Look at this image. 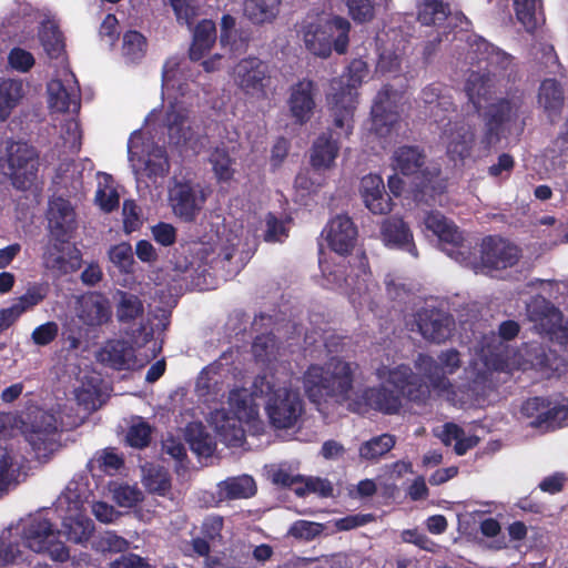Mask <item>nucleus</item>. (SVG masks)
I'll return each mask as SVG.
<instances>
[{
	"instance_id": "obj_32",
	"label": "nucleus",
	"mask_w": 568,
	"mask_h": 568,
	"mask_svg": "<svg viewBox=\"0 0 568 568\" xmlns=\"http://www.w3.org/2000/svg\"><path fill=\"white\" fill-rule=\"evenodd\" d=\"M326 22L332 27L327 34L332 51L345 54L349 44L351 22L341 16H326Z\"/></svg>"
},
{
	"instance_id": "obj_37",
	"label": "nucleus",
	"mask_w": 568,
	"mask_h": 568,
	"mask_svg": "<svg viewBox=\"0 0 568 568\" xmlns=\"http://www.w3.org/2000/svg\"><path fill=\"white\" fill-rule=\"evenodd\" d=\"M116 317L120 323L129 324L142 317L144 305L142 300L130 292L118 291Z\"/></svg>"
},
{
	"instance_id": "obj_8",
	"label": "nucleus",
	"mask_w": 568,
	"mask_h": 568,
	"mask_svg": "<svg viewBox=\"0 0 568 568\" xmlns=\"http://www.w3.org/2000/svg\"><path fill=\"white\" fill-rule=\"evenodd\" d=\"M521 256L518 246L494 235L483 239L480 244V262L488 270H506L516 265Z\"/></svg>"
},
{
	"instance_id": "obj_21",
	"label": "nucleus",
	"mask_w": 568,
	"mask_h": 568,
	"mask_svg": "<svg viewBox=\"0 0 568 568\" xmlns=\"http://www.w3.org/2000/svg\"><path fill=\"white\" fill-rule=\"evenodd\" d=\"M69 242H61L53 240L49 243L43 251L42 261L43 266L47 270L59 272L61 274H68L75 272L81 267V253L74 248L69 253V257L64 256L65 244Z\"/></svg>"
},
{
	"instance_id": "obj_15",
	"label": "nucleus",
	"mask_w": 568,
	"mask_h": 568,
	"mask_svg": "<svg viewBox=\"0 0 568 568\" xmlns=\"http://www.w3.org/2000/svg\"><path fill=\"white\" fill-rule=\"evenodd\" d=\"M329 24L326 22V14L307 16L302 23V34L305 48L314 55L327 58L332 53L329 38Z\"/></svg>"
},
{
	"instance_id": "obj_23",
	"label": "nucleus",
	"mask_w": 568,
	"mask_h": 568,
	"mask_svg": "<svg viewBox=\"0 0 568 568\" xmlns=\"http://www.w3.org/2000/svg\"><path fill=\"white\" fill-rule=\"evenodd\" d=\"M49 106H81L80 89L75 79H52L47 84Z\"/></svg>"
},
{
	"instance_id": "obj_63",
	"label": "nucleus",
	"mask_w": 568,
	"mask_h": 568,
	"mask_svg": "<svg viewBox=\"0 0 568 568\" xmlns=\"http://www.w3.org/2000/svg\"><path fill=\"white\" fill-rule=\"evenodd\" d=\"M17 470L13 467V458L7 448L0 447V491L16 479Z\"/></svg>"
},
{
	"instance_id": "obj_2",
	"label": "nucleus",
	"mask_w": 568,
	"mask_h": 568,
	"mask_svg": "<svg viewBox=\"0 0 568 568\" xmlns=\"http://www.w3.org/2000/svg\"><path fill=\"white\" fill-rule=\"evenodd\" d=\"M426 154L417 145H403L394 152V166L403 175H415L413 197L418 203L434 205L446 192L447 183L438 168H428Z\"/></svg>"
},
{
	"instance_id": "obj_13",
	"label": "nucleus",
	"mask_w": 568,
	"mask_h": 568,
	"mask_svg": "<svg viewBox=\"0 0 568 568\" xmlns=\"http://www.w3.org/2000/svg\"><path fill=\"white\" fill-rule=\"evenodd\" d=\"M379 237L388 248L407 252L414 257L418 256L413 231L403 217L388 216L384 219L379 225Z\"/></svg>"
},
{
	"instance_id": "obj_56",
	"label": "nucleus",
	"mask_w": 568,
	"mask_h": 568,
	"mask_svg": "<svg viewBox=\"0 0 568 568\" xmlns=\"http://www.w3.org/2000/svg\"><path fill=\"white\" fill-rule=\"evenodd\" d=\"M142 491L130 485H119L113 489V500L120 506L132 508L142 500Z\"/></svg>"
},
{
	"instance_id": "obj_33",
	"label": "nucleus",
	"mask_w": 568,
	"mask_h": 568,
	"mask_svg": "<svg viewBox=\"0 0 568 568\" xmlns=\"http://www.w3.org/2000/svg\"><path fill=\"white\" fill-rule=\"evenodd\" d=\"M288 93V106H316L320 89L315 81L304 78L293 83Z\"/></svg>"
},
{
	"instance_id": "obj_38",
	"label": "nucleus",
	"mask_w": 568,
	"mask_h": 568,
	"mask_svg": "<svg viewBox=\"0 0 568 568\" xmlns=\"http://www.w3.org/2000/svg\"><path fill=\"white\" fill-rule=\"evenodd\" d=\"M220 493L226 499L250 498L256 494V484L248 475L229 478L220 485Z\"/></svg>"
},
{
	"instance_id": "obj_53",
	"label": "nucleus",
	"mask_w": 568,
	"mask_h": 568,
	"mask_svg": "<svg viewBox=\"0 0 568 568\" xmlns=\"http://www.w3.org/2000/svg\"><path fill=\"white\" fill-rule=\"evenodd\" d=\"M187 437L191 449L199 456L210 457L214 453L215 443L202 426L197 427L195 434L190 430Z\"/></svg>"
},
{
	"instance_id": "obj_51",
	"label": "nucleus",
	"mask_w": 568,
	"mask_h": 568,
	"mask_svg": "<svg viewBox=\"0 0 568 568\" xmlns=\"http://www.w3.org/2000/svg\"><path fill=\"white\" fill-rule=\"evenodd\" d=\"M514 9L517 20L529 33L535 32L538 27L535 0H514Z\"/></svg>"
},
{
	"instance_id": "obj_16",
	"label": "nucleus",
	"mask_w": 568,
	"mask_h": 568,
	"mask_svg": "<svg viewBox=\"0 0 568 568\" xmlns=\"http://www.w3.org/2000/svg\"><path fill=\"white\" fill-rule=\"evenodd\" d=\"M326 241L332 251L339 255L352 252L357 240V227L346 214H339L332 219L324 229Z\"/></svg>"
},
{
	"instance_id": "obj_62",
	"label": "nucleus",
	"mask_w": 568,
	"mask_h": 568,
	"mask_svg": "<svg viewBox=\"0 0 568 568\" xmlns=\"http://www.w3.org/2000/svg\"><path fill=\"white\" fill-rule=\"evenodd\" d=\"M58 334L59 325L53 321H49L33 329L31 339L37 346H47L58 337Z\"/></svg>"
},
{
	"instance_id": "obj_28",
	"label": "nucleus",
	"mask_w": 568,
	"mask_h": 568,
	"mask_svg": "<svg viewBox=\"0 0 568 568\" xmlns=\"http://www.w3.org/2000/svg\"><path fill=\"white\" fill-rule=\"evenodd\" d=\"M493 78L491 70H486L485 72L473 71L468 75L465 83V91L473 106H481V101L489 99L494 85Z\"/></svg>"
},
{
	"instance_id": "obj_60",
	"label": "nucleus",
	"mask_w": 568,
	"mask_h": 568,
	"mask_svg": "<svg viewBox=\"0 0 568 568\" xmlns=\"http://www.w3.org/2000/svg\"><path fill=\"white\" fill-rule=\"evenodd\" d=\"M8 63L13 70L28 72L34 65L36 60L31 52L16 47L8 54Z\"/></svg>"
},
{
	"instance_id": "obj_35",
	"label": "nucleus",
	"mask_w": 568,
	"mask_h": 568,
	"mask_svg": "<svg viewBox=\"0 0 568 568\" xmlns=\"http://www.w3.org/2000/svg\"><path fill=\"white\" fill-rule=\"evenodd\" d=\"M450 6L443 0H423L417 19L424 26H442L450 16Z\"/></svg>"
},
{
	"instance_id": "obj_39",
	"label": "nucleus",
	"mask_w": 568,
	"mask_h": 568,
	"mask_svg": "<svg viewBox=\"0 0 568 568\" xmlns=\"http://www.w3.org/2000/svg\"><path fill=\"white\" fill-rule=\"evenodd\" d=\"M39 40L50 59H59L64 53V39L58 26L44 24L39 31Z\"/></svg>"
},
{
	"instance_id": "obj_27",
	"label": "nucleus",
	"mask_w": 568,
	"mask_h": 568,
	"mask_svg": "<svg viewBox=\"0 0 568 568\" xmlns=\"http://www.w3.org/2000/svg\"><path fill=\"white\" fill-rule=\"evenodd\" d=\"M216 39V28L212 20L200 21L193 32L189 57L192 61H200L213 47Z\"/></svg>"
},
{
	"instance_id": "obj_20",
	"label": "nucleus",
	"mask_w": 568,
	"mask_h": 568,
	"mask_svg": "<svg viewBox=\"0 0 568 568\" xmlns=\"http://www.w3.org/2000/svg\"><path fill=\"white\" fill-rule=\"evenodd\" d=\"M98 359L115 371L132 369L136 364L135 349L125 339L106 341L98 353Z\"/></svg>"
},
{
	"instance_id": "obj_19",
	"label": "nucleus",
	"mask_w": 568,
	"mask_h": 568,
	"mask_svg": "<svg viewBox=\"0 0 568 568\" xmlns=\"http://www.w3.org/2000/svg\"><path fill=\"white\" fill-rule=\"evenodd\" d=\"M359 193L365 206L373 214H388L393 209V200L385 190L382 176L367 174L362 178Z\"/></svg>"
},
{
	"instance_id": "obj_43",
	"label": "nucleus",
	"mask_w": 568,
	"mask_h": 568,
	"mask_svg": "<svg viewBox=\"0 0 568 568\" xmlns=\"http://www.w3.org/2000/svg\"><path fill=\"white\" fill-rule=\"evenodd\" d=\"M146 51L145 37L135 30H129L123 36L122 52L124 58L132 63L140 61Z\"/></svg>"
},
{
	"instance_id": "obj_45",
	"label": "nucleus",
	"mask_w": 568,
	"mask_h": 568,
	"mask_svg": "<svg viewBox=\"0 0 568 568\" xmlns=\"http://www.w3.org/2000/svg\"><path fill=\"white\" fill-rule=\"evenodd\" d=\"M24 94L21 80L10 78L0 80V106H17Z\"/></svg>"
},
{
	"instance_id": "obj_25",
	"label": "nucleus",
	"mask_w": 568,
	"mask_h": 568,
	"mask_svg": "<svg viewBox=\"0 0 568 568\" xmlns=\"http://www.w3.org/2000/svg\"><path fill=\"white\" fill-rule=\"evenodd\" d=\"M339 152L337 139L332 132L322 133L313 143L311 151V165L315 170H326L334 165Z\"/></svg>"
},
{
	"instance_id": "obj_52",
	"label": "nucleus",
	"mask_w": 568,
	"mask_h": 568,
	"mask_svg": "<svg viewBox=\"0 0 568 568\" xmlns=\"http://www.w3.org/2000/svg\"><path fill=\"white\" fill-rule=\"evenodd\" d=\"M151 426L142 418H140L139 423L129 427L125 440L130 447L141 449L149 446L151 442Z\"/></svg>"
},
{
	"instance_id": "obj_1",
	"label": "nucleus",
	"mask_w": 568,
	"mask_h": 568,
	"mask_svg": "<svg viewBox=\"0 0 568 568\" xmlns=\"http://www.w3.org/2000/svg\"><path fill=\"white\" fill-rule=\"evenodd\" d=\"M354 373L351 363L332 359L325 365L312 364L303 375V387L312 403L332 398L337 403L349 399Z\"/></svg>"
},
{
	"instance_id": "obj_3",
	"label": "nucleus",
	"mask_w": 568,
	"mask_h": 568,
	"mask_svg": "<svg viewBox=\"0 0 568 568\" xmlns=\"http://www.w3.org/2000/svg\"><path fill=\"white\" fill-rule=\"evenodd\" d=\"M272 379L273 376L257 375L254 378V392L267 397L265 412L273 428H293L304 413V402L297 390L276 386Z\"/></svg>"
},
{
	"instance_id": "obj_5",
	"label": "nucleus",
	"mask_w": 568,
	"mask_h": 568,
	"mask_svg": "<svg viewBox=\"0 0 568 568\" xmlns=\"http://www.w3.org/2000/svg\"><path fill=\"white\" fill-rule=\"evenodd\" d=\"M263 396L265 394H255L254 383L252 384V390L242 387L230 392L229 404L237 420L226 419L224 424L216 427L219 435L229 446L239 447L242 445L245 435L239 422L253 420L258 416V405L255 403V398Z\"/></svg>"
},
{
	"instance_id": "obj_24",
	"label": "nucleus",
	"mask_w": 568,
	"mask_h": 568,
	"mask_svg": "<svg viewBox=\"0 0 568 568\" xmlns=\"http://www.w3.org/2000/svg\"><path fill=\"white\" fill-rule=\"evenodd\" d=\"M363 398L371 408L386 415L399 413L403 405L400 394L384 384L366 388Z\"/></svg>"
},
{
	"instance_id": "obj_4",
	"label": "nucleus",
	"mask_w": 568,
	"mask_h": 568,
	"mask_svg": "<svg viewBox=\"0 0 568 568\" xmlns=\"http://www.w3.org/2000/svg\"><path fill=\"white\" fill-rule=\"evenodd\" d=\"M0 165L13 187L26 191L38 178L39 156L36 149L26 142L8 141Z\"/></svg>"
},
{
	"instance_id": "obj_30",
	"label": "nucleus",
	"mask_w": 568,
	"mask_h": 568,
	"mask_svg": "<svg viewBox=\"0 0 568 568\" xmlns=\"http://www.w3.org/2000/svg\"><path fill=\"white\" fill-rule=\"evenodd\" d=\"M94 531L93 521L82 515L65 517L62 521V532L68 541L85 545Z\"/></svg>"
},
{
	"instance_id": "obj_64",
	"label": "nucleus",
	"mask_w": 568,
	"mask_h": 568,
	"mask_svg": "<svg viewBox=\"0 0 568 568\" xmlns=\"http://www.w3.org/2000/svg\"><path fill=\"white\" fill-rule=\"evenodd\" d=\"M95 202L105 213H111L119 207L120 196L113 187H99L95 192Z\"/></svg>"
},
{
	"instance_id": "obj_6",
	"label": "nucleus",
	"mask_w": 568,
	"mask_h": 568,
	"mask_svg": "<svg viewBox=\"0 0 568 568\" xmlns=\"http://www.w3.org/2000/svg\"><path fill=\"white\" fill-rule=\"evenodd\" d=\"M61 531L54 530L52 523L37 515L31 517L22 528L24 545L36 552L48 554L54 561L65 562L70 558L69 549L58 539Z\"/></svg>"
},
{
	"instance_id": "obj_12",
	"label": "nucleus",
	"mask_w": 568,
	"mask_h": 568,
	"mask_svg": "<svg viewBox=\"0 0 568 568\" xmlns=\"http://www.w3.org/2000/svg\"><path fill=\"white\" fill-rule=\"evenodd\" d=\"M348 71L349 75L346 80L342 77L331 81L328 101L333 106H354L358 103V87L366 73V64L362 60H353Z\"/></svg>"
},
{
	"instance_id": "obj_17",
	"label": "nucleus",
	"mask_w": 568,
	"mask_h": 568,
	"mask_svg": "<svg viewBox=\"0 0 568 568\" xmlns=\"http://www.w3.org/2000/svg\"><path fill=\"white\" fill-rule=\"evenodd\" d=\"M235 79L246 93H264L270 81L268 67L258 58L243 59L235 68Z\"/></svg>"
},
{
	"instance_id": "obj_47",
	"label": "nucleus",
	"mask_w": 568,
	"mask_h": 568,
	"mask_svg": "<svg viewBox=\"0 0 568 568\" xmlns=\"http://www.w3.org/2000/svg\"><path fill=\"white\" fill-rule=\"evenodd\" d=\"M50 292V286L48 283H34L29 286L23 295H21L17 303L13 305L18 307V311L23 314L33 306L40 304Z\"/></svg>"
},
{
	"instance_id": "obj_14",
	"label": "nucleus",
	"mask_w": 568,
	"mask_h": 568,
	"mask_svg": "<svg viewBox=\"0 0 568 568\" xmlns=\"http://www.w3.org/2000/svg\"><path fill=\"white\" fill-rule=\"evenodd\" d=\"M425 227L436 235L443 245L444 250L453 256L454 253L463 254L460 248L464 244L463 233L458 226L449 221L444 214L438 211H430L424 219Z\"/></svg>"
},
{
	"instance_id": "obj_59",
	"label": "nucleus",
	"mask_w": 568,
	"mask_h": 568,
	"mask_svg": "<svg viewBox=\"0 0 568 568\" xmlns=\"http://www.w3.org/2000/svg\"><path fill=\"white\" fill-rule=\"evenodd\" d=\"M275 336L273 334L257 335L252 344V352L256 359L270 361L274 355Z\"/></svg>"
},
{
	"instance_id": "obj_55",
	"label": "nucleus",
	"mask_w": 568,
	"mask_h": 568,
	"mask_svg": "<svg viewBox=\"0 0 568 568\" xmlns=\"http://www.w3.org/2000/svg\"><path fill=\"white\" fill-rule=\"evenodd\" d=\"M109 257L122 272L129 273L132 271L134 260L132 247L129 243L123 242L112 246L109 251Z\"/></svg>"
},
{
	"instance_id": "obj_36",
	"label": "nucleus",
	"mask_w": 568,
	"mask_h": 568,
	"mask_svg": "<svg viewBox=\"0 0 568 568\" xmlns=\"http://www.w3.org/2000/svg\"><path fill=\"white\" fill-rule=\"evenodd\" d=\"M281 0H245L244 14L255 24L272 21L278 13Z\"/></svg>"
},
{
	"instance_id": "obj_49",
	"label": "nucleus",
	"mask_w": 568,
	"mask_h": 568,
	"mask_svg": "<svg viewBox=\"0 0 568 568\" xmlns=\"http://www.w3.org/2000/svg\"><path fill=\"white\" fill-rule=\"evenodd\" d=\"M210 162L219 181L229 182L233 179L235 172L233 169L234 161L227 151L215 149L211 154Z\"/></svg>"
},
{
	"instance_id": "obj_11",
	"label": "nucleus",
	"mask_w": 568,
	"mask_h": 568,
	"mask_svg": "<svg viewBox=\"0 0 568 568\" xmlns=\"http://www.w3.org/2000/svg\"><path fill=\"white\" fill-rule=\"evenodd\" d=\"M386 383L392 385L402 398L416 404H425L430 396L428 385L405 364L390 369Z\"/></svg>"
},
{
	"instance_id": "obj_42",
	"label": "nucleus",
	"mask_w": 568,
	"mask_h": 568,
	"mask_svg": "<svg viewBox=\"0 0 568 568\" xmlns=\"http://www.w3.org/2000/svg\"><path fill=\"white\" fill-rule=\"evenodd\" d=\"M565 92L561 83L556 79H545L538 90L539 106H562Z\"/></svg>"
},
{
	"instance_id": "obj_9",
	"label": "nucleus",
	"mask_w": 568,
	"mask_h": 568,
	"mask_svg": "<svg viewBox=\"0 0 568 568\" xmlns=\"http://www.w3.org/2000/svg\"><path fill=\"white\" fill-rule=\"evenodd\" d=\"M45 216L52 240L69 242L78 227L77 214L71 202L61 196L52 197L48 203Z\"/></svg>"
},
{
	"instance_id": "obj_61",
	"label": "nucleus",
	"mask_w": 568,
	"mask_h": 568,
	"mask_svg": "<svg viewBox=\"0 0 568 568\" xmlns=\"http://www.w3.org/2000/svg\"><path fill=\"white\" fill-rule=\"evenodd\" d=\"M323 530V525L307 520H296L290 528L288 532L295 538L304 540H313Z\"/></svg>"
},
{
	"instance_id": "obj_48",
	"label": "nucleus",
	"mask_w": 568,
	"mask_h": 568,
	"mask_svg": "<svg viewBox=\"0 0 568 568\" xmlns=\"http://www.w3.org/2000/svg\"><path fill=\"white\" fill-rule=\"evenodd\" d=\"M416 364L419 371H422L435 386H445L448 382L439 359L437 361L427 354H419Z\"/></svg>"
},
{
	"instance_id": "obj_50",
	"label": "nucleus",
	"mask_w": 568,
	"mask_h": 568,
	"mask_svg": "<svg viewBox=\"0 0 568 568\" xmlns=\"http://www.w3.org/2000/svg\"><path fill=\"white\" fill-rule=\"evenodd\" d=\"M149 178H164L170 172V161L164 148H154L145 162Z\"/></svg>"
},
{
	"instance_id": "obj_46",
	"label": "nucleus",
	"mask_w": 568,
	"mask_h": 568,
	"mask_svg": "<svg viewBox=\"0 0 568 568\" xmlns=\"http://www.w3.org/2000/svg\"><path fill=\"white\" fill-rule=\"evenodd\" d=\"M144 485L150 493L164 497L171 491L172 480L166 469L158 467L149 470Z\"/></svg>"
},
{
	"instance_id": "obj_34",
	"label": "nucleus",
	"mask_w": 568,
	"mask_h": 568,
	"mask_svg": "<svg viewBox=\"0 0 568 568\" xmlns=\"http://www.w3.org/2000/svg\"><path fill=\"white\" fill-rule=\"evenodd\" d=\"M478 62L486 61V70H507L511 64L513 57L486 40L476 43Z\"/></svg>"
},
{
	"instance_id": "obj_31",
	"label": "nucleus",
	"mask_w": 568,
	"mask_h": 568,
	"mask_svg": "<svg viewBox=\"0 0 568 568\" xmlns=\"http://www.w3.org/2000/svg\"><path fill=\"white\" fill-rule=\"evenodd\" d=\"M474 142L475 133L469 126L464 124L456 126L449 135L447 154L453 160H464L470 155Z\"/></svg>"
},
{
	"instance_id": "obj_29",
	"label": "nucleus",
	"mask_w": 568,
	"mask_h": 568,
	"mask_svg": "<svg viewBox=\"0 0 568 568\" xmlns=\"http://www.w3.org/2000/svg\"><path fill=\"white\" fill-rule=\"evenodd\" d=\"M396 445V437L392 434L384 433L363 442L358 448V455L362 460L376 463Z\"/></svg>"
},
{
	"instance_id": "obj_44",
	"label": "nucleus",
	"mask_w": 568,
	"mask_h": 568,
	"mask_svg": "<svg viewBox=\"0 0 568 568\" xmlns=\"http://www.w3.org/2000/svg\"><path fill=\"white\" fill-rule=\"evenodd\" d=\"M452 89L440 82H434L422 91V100L428 106H452Z\"/></svg>"
},
{
	"instance_id": "obj_22",
	"label": "nucleus",
	"mask_w": 568,
	"mask_h": 568,
	"mask_svg": "<svg viewBox=\"0 0 568 568\" xmlns=\"http://www.w3.org/2000/svg\"><path fill=\"white\" fill-rule=\"evenodd\" d=\"M513 111L514 109H494V112L486 116L485 131L480 140L485 150L497 145L506 131L510 133L511 118L517 116Z\"/></svg>"
},
{
	"instance_id": "obj_41",
	"label": "nucleus",
	"mask_w": 568,
	"mask_h": 568,
	"mask_svg": "<svg viewBox=\"0 0 568 568\" xmlns=\"http://www.w3.org/2000/svg\"><path fill=\"white\" fill-rule=\"evenodd\" d=\"M568 418V408L564 405L548 407L537 414L536 418L530 423L534 428H544L545 430H555L564 426V422Z\"/></svg>"
},
{
	"instance_id": "obj_10",
	"label": "nucleus",
	"mask_w": 568,
	"mask_h": 568,
	"mask_svg": "<svg viewBox=\"0 0 568 568\" xmlns=\"http://www.w3.org/2000/svg\"><path fill=\"white\" fill-rule=\"evenodd\" d=\"M205 200L200 185L191 182H176L170 191V202L174 214L187 223L195 221Z\"/></svg>"
},
{
	"instance_id": "obj_26",
	"label": "nucleus",
	"mask_w": 568,
	"mask_h": 568,
	"mask_svg": "<svg viewBox=\"0 0 568 568\" xmlns=\"http://www.w3.org/2000/svg\"><path fill=\"white\" fill-rule=\"evenodd\" d=\"M186 109H169L165 119L168 122V135L169 141L178 146H191L193 148L195 141L194 133L191 126H186V115L184 114Z\"/></svg>"
},
{
	"instance_id": "obj_18",
	"label": "nucleus",
	"mask_w": 568,
	"mask_h": 568,
	"mask_svg": "<svg viewBox=\"0 0 568 568\" xmlns=\"http://www.w3.org/2000/svg\"><path fill=\"white\" fill-rule=\"evenodd\" d=\"M78 317L89 327L106 324L112 317L109 298L101 292H90L82 296L79 301Z\"/></svg>"
},
{
	"instance_id": "obj_57",
	"label": "nucleus",
	"mask_w": 568,
	"mask_h": 568,
	"mask_svg": "<svg viewBox=\"0 0 568 568\" xmlns=\"http://www.w3.org/2000/svg\"><path fill=\"white\" fill-rule=\"evenodd\" d=\"M333 485L328 479L323 478H308L304 486L294 488L297 496H304L307 493H316L321 497H331L333 495Z\"/></svg>"
},
{
	"instance_id": "obj_54",
	"label": "nucleus",
	"mask_w": 568,
	"mask_h": 568,
	"mask_svg": "<svg viewBox=\"0 0 568 568\" xmlns=\"http://www.w3.org/2000/svg\"><path fill=\"white\" fill-rule=\"evenodd\" d=\"M348 13L355 22H369L375 17L374 0H344Z\"/></svg>"
},
{
	"instance_id": "obj_40",
	"label": "nucleus",
	"mask_w": 568,
	"mask_h": 568,
	"mask_svg": "<svg viewBox=\"0 0 568 568\" xmlns=\"http://www.w3.org/2000/svg\"><path fill=\"white\" fill-rule=\"evenodd\" d=\"M372 126L371 130L378 138H387L390 135L395 125L398 124L400 114L396 109H371Z\"/></svg>"
},
{
	"instance_id": "obj_58",
	"label": "nucleus",
	"mask_w": 568,
	"mask_h": 568,
	"mask_svg": "<svg viewBox=\"0 0 568 568\" xmlns=\"http://www.w3.org/2000/svg\"><path fill=\"white\" fill-rule=\"evenodd\" d=\"M266 230L264 240L268 243L283 242L288 236V230L284 222L276 217L275 214L268 213L265 219Z\"/></svg>"
},
{
	"instance_id": "obj_7",
	"label": "nucleus",
	"mask_w": 568,
	"mask_h": 568,
	"mask_svg": "<svg viewBox=\"0 0 568 568\" xmlns=\"http://www.w3.org/2000/svg\"><path fill=\"white\" fill-rule=\"evenodd\" d=\"M414 321L417 332L423 338L435 344L448 339L455 326L453 315L442 308L428 305L415 313Z\"/></svg>"
}]
</instances>
